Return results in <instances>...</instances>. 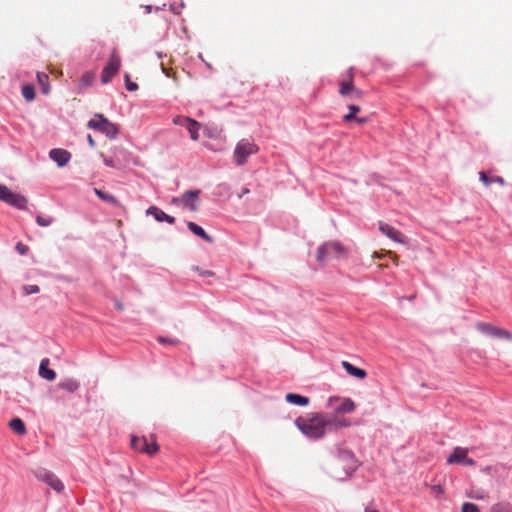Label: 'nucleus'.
Listing matches in <instances>:
<instances>
[{
	"instance_id": "1",
	"label": "nucleus",
	"mask_w": 512,
	"mask_h": 512,
	"mask_svg": "<svg viewBox=\"0 0 512 512\" xmlns=\"http://www.w3.org/2000/svg\"><path fill=\"white\" fill-rule=\"evenodd\" d=\"M331 424L332 420L327 419L320 413H310L295 420L296 427L310 440H318L324 437L327 427Z\"/></svg>"
},
{
	"instance_id": "24",
	"label": "nucleus",
	"mask_w": 512,
	"mask_h": 512,
	"mask_svg": "<svg viewBox=\"0 0 512 512\" xmlns=\"http://www.w3.org/2000/svg\"><path fill=\"white\" fill-rule=\"evenodd\" d=\"M199 127H200V123L197 122L196 120L190 118V120L187 123L186 128L190 134L191 139L194 141L198 140V138H199V134H198Z\"/></svg>"
},
{
	"instance_id": "25",
	"label": "nucleus",
	"mask_w": 512,
	"mask_h": 512,
	"mask_svg": "<svg viewBox=\"0 0 512 512\" xmlns=\"http://www.w3.org/2000/svg\"><path fill=\"white\" fill-rule=\"evenodd\" d=\"M479 176H480V180L486 185H490L491 183L495 182V183H498L500 185H504L505 184V181L502 177L500 176H496V177H493V178H489L485 172H480L479 173Z\"/></svg>"
},
{
	"instance_id": "18",
	"label": "nucleus",
	"mask_w": 512,
	"mask_h": 512,
	"mask_svg": "<svg viewBox=\"0 0 512 512\" xmlns=\"http://www.w3.org/2000/svg\"><path fill=\"white\" fill-rule=\"evenodd\" d=\"M49 360L47 358L42 359L39 366V375L49 381H52L56 378V373L54 370L48 368Z\"/></svg>"
},
{
	"instance_id": "29",
	"label": "nucleus",
	"mask_w": 512,
	"mask_h": 512,
	"mask_svg": "<svg viewBox=\"0 0 512 512\" xmlns=\"http://www.w3.org/2000/svg\"><path fill=\"white\" fill-rule=\"evenodd\" d=\"M95 194L103 201H106V202H109L112 204L117 203V199L113 195L108 194L100 189H95Z\"/></svg>"
},
{
	"instance_id": "43",
	"label": "nucleus",
	"mask_w": 512,
	"mask_h": 512,
	"mask_svg": "<svg viewBox=\"0 0 512 512\" xmlns=\"http://www.w3.org/2000/svg\"><path fill=\"white\" fill-rule=\"evenodd\" d=\"M354 120H356L357 123L359 124H364L368 121V118L367 117H356Z\"/></svg>"
},
{
	"instance_id": "34",
	"label": "nucleus",
	"mask_w": 512,
	"mask_h": 512,
	"mask_svg": "<svg viewBox=\"0 0 512 512\" xmlns=\"http://www.w3.org/2000/svg\"><path fill=\"white\" fill-rule=\"evenodd\" d=\"M125 86L128 91H136L138 89V85L130 80L128 74H125Z\"/></svg>"
},
{
	"instance_id": "8",
	"label": "nucleus",
	"mask_w": 512,
	"mask_h": 512,
	"mask_svg": "<svg viewBox=\"0 0 512 512\" xmlns=\"http://www.w3.org/2000/svg\"><path fill=\"white\" fill-rule=\"evenodd\" d=\"M469 449L457 446L453 449L447 458L448 464H457L461 466H475L476 461L468 456Z\"/></svg>"
},
{
	"instance_id": "31",
	"label": "nucleus",
	"mask_w": 512,
	"mask_h": 512,
	"mask_svg": "<svg viewBox=\"0 0 512 512\" xmlns=\"http://www.w3.org/2000/svg\"><path fill=\"white\" fill-rule=\"evenodd\" d=\"M348 109H349V113L343 117L344 121H346V122H350L356 118L355 115L357 112L360 111V107L356 106V105H349Z\"/></svg>"
},
{
	"instance_id": "13",
	"label": "nucleus",
	"mask_w": 512,
	"mask_h": 512,
	"mask_svg": "<svg viewBox=\"0 0 512 512\" xmlns=\"http://www.w3.org/2000/svg\"><path fill=\"white\" fill-rule=\"evenodd\" d=\"M49 157L56 162L59 167H63L70 161L71 153L65 149L54 148L49 151Z\"/></svg>"
},
{
	"instance_id": "44",
	"label": "nucleus",
	"mask_w": 512,
	"mask_h": 512,
	"mask_svg": "<svg viewBox=\"0 0 512 512\" xmlns=\"http://www.w3.org/2000/svg\"><path fill=\"white\" fill-rule=\"evenodd\" d=\"M87 141L91 147L95 146V141L93 140V138L90 134L87 135Z\"/></svg>"
},
{
	"instance_id": "22",
	"label": "nucleus",
	"mask_w": 512,
	"mask_h": 512,
	"mask_svg": "<svg viewBox=\"0 0 512 512\" xmlns=\"http://www.w3.org/2000/svg\"><path fill=\"white\" fill-rule=\"evenodd\" d=\"M355 91V88L352 83V68L349 70V80L343 81L340 84V94L342 96H348L351 92Z\"/></svg>"
},
{
	"instance_id": "11",
	"label": "nucleus",
	"mask_w": 512,
	"mask_h": 512,
	"mask_svg": "<svg viewBox=\"0 0 512 512\" xmlns=\"http://www.w3.org/2000/svg\"><path fill=\"white\" fill-rule=\"evenodd\" d=\"M200 192L198 190L186 191L181 197V205L188 208L190 211L195 212L198 210L197 202L199 200Z\"/></svg>"
},
{
	"instance_id": "28",
	"label": "nucleus",
	"mask_w": 512,
	"mask_h": 512,
	"mask_svg": "<svg viewBox=\"0 0 512 512\" xmlns=\"http://www.w3.org/2000/svg\"><path fill=\"white\" fill-rule=\"evenodd\" d=\"M22 96L28 101H32L35 98L34 87L31 85H24L22 87Z\"/></svg>"
},
{
	"instance_id": "12",
	"label": "nucleus",
	"mask_w": 512,
	"mask_h": 512,
	"mask_svg": "<svg viewBox=\"0 0 512 512\" xmlns=\"http://www.w3.org/2000/svg\"><path fill=\"white\" fill-rule=\"evenodd\" d=\"M337 457L341 461L347 463V466L345 467V469L347 471L348 470L354 471L356 469V466H357L356 459H355L354 453L351 450H349L345 447L339 446L337 448Z\"/></svg>"
},
{
	"instance_id": "9",
	"label": "nucleus",
	"mask_w": 512,
	"mask_h": 512,
	"mask_svg": "<svg viewBox=\"0 0 512 512\" xmlns=\"http://www.w3.org/2000/svg\"><path fill=\"white\" fill-rule=\"evenodd\" d=\"M476 328L483 334L489 335L494 338L506 339L512 341V333L508 330L492 326L486 322H479L476 324Z\"/></svg>"
},
{
	"instance_id": "6",
	"label": "nucleus",
	"mask_w": 512,
	"mask_h": 512,
	"mask_svg": "<svg viewBox=\"0 0 512 512\" xmlns=\"http://www.w3.org/2000/svg\"><path fill=\"white\" fill-rule=\"evenodd\" d=\"M121 66L120 56L116 49H113L107 65L103 68L101 74V81L103 84H108L112 78L118 73Z\"/></svg>"
},
{
	"instance_id": "42",
	"label": "nucleus",
	"mask_w": 512,
	"mask_h": 512,
	"mask_svg": "<svg viewBox=\"0 0 512 512\" xmlns=\"http://www.w3.org/2000/svg\"><path fill=\"white\" fill-rule=\"evenodd\" d=\"M184 6L183 3L180 4L179 7H176L175 5H171L170 8L171 10L175 13V14H179L180 13V9Z\"/></svg>"
},
{
	"instance_id": "4",
	"label": "nucleus",
	"mask_w": 512,
	"mask_h": 512,
	"mask_svg": "<svg viewBox=\"0 0 512 512\" xmlns=\"http://www.w3.org/2000/svg\"><path fill=\"white\" fill-rule=\"evenodd\" d=\"M0 201L19 210H26L28 200L25 196L14 193L10 188L0 184Z\"/></svg>"
},
{
	"instance_id": "47",
	"label": "nucleus",
	"mask_w": 512,
	"mask_h": 512,
	"mask_svg": "<svg viewBox=\"0 0 512 512\" xmlns=\"http://www.w3.org/2000/svg\"><path fill=\"white\" fill-rule=\"evenodd\" d=\"M115 306H116V308H117L118 310H122V309H123V306H122V304H121L119 301H116V302H115Z\"/></svg>"
},
{
	"instance_id": "33",
	"label": "nucleus",
	"mask_w": 512,
	"mask_h": 512,
	"mask_svg": "<svg viewBox=\"0 0 512 512\" xmlns=\"http://www.w3.org/2000/svg\"><path fill=\"white\" fill-rule=\"evenodd\" d=\"M461 512H480V510L476 504L466 502L462 505Z\"/></svg>"
},
{
	"instance_id": "10",
	"label": "nucleus",
	"mask_w": 512,
	"mask_h": 512,
	"mask_svg": "<svg viewBox=\"0 0 512 512\" xmlns=\"http://www.w3.org/2000/svg\"><path fill=\"white\" fill-rule=\"evenodd\" d=\"M131 446L134 450L145 452L149 455H153L158 451V445L156 444V442H149L146 437L133 436L131 438Z\"/></svg>"
},
{
	"instance_id": "2",
	"label": "nucleus",
	"mask_w": 512,
	"mask_h": 512,
	"mask_svg": "<svg viewBox=\"0 0 512 512\" xmlns=\"http://www.w3.org/2000/svg\"><path fill=\"white\" fill-rule=\"evenodd\" d=\"M346 255L347 251L340 242L329 241L318 247L316 260L319 263L324 264L330 260L345 258Z\"/></svg>"
},
{
	"instance_id": "45",
	"label": "nucleus",
	"mask_w": 512,
	"mask_h": 512,
	"mask_svg": "<svg viewBox=\"0 0 512 512\" xmlns=\"http://www.w3.org/2000/svg\"><path fill=\"white\" fill-rule=\"evenodd\" d=\"M171 203L174 205H181L180 197L172 198Z\"/></svg>"
},
{
	"instance_id": "53",
	"label": "nucleus",
	"mask_w": 512,
	"mask_h": 512,
	"mask_svg": "<svg viewBox=\"0 0 512 512\" xmlns=\"http://www.w3.org/2000/svg\"><path fill=\"white\" fill-rule=\"evenodd\" d=\"M341 425H342V426H347V425H348V423L344 421L343 423H341Z\"/></svg>"
},
{
	"instance_id": "40",
	"label": "nucleus",
	"mask_w": 512,
	"mask_h": 512,
	"mask_svg": "<svg viewBox=\"0 0 512 512\" xmlns=\"http://www.w3.org/2000/svg\"><path fill=\"white\" fill-rule=\"evenodd\" d=\"M193 269L195 271H197L200 275L202 276H212L213 275V272L211 271H208V270H201L199 267H193Z\"/></svg>"
},
{
	"instance_id": "19",
	"label": "nucleus",
	"mask_w": 512,
	"mask_h": 512,
	"mask_svg": "<svg viewBox=\"0 0 512 512\" xmlns=\"http://www.w3.org/2000/svg\"><path fill=\"white\" fill-rule=\"evenodd\" d=\"M285 400L288 403L294 404V405H297V406H307L309 404V402H310L308 397H305V396H302V395H299V394H295V393H288L285 396Z\"/></svg>"
},
{
	"instance_id": "7",
	"label": "nucleus",
	"mask_w": 512,
	"mask_h": 512,
	"mask_svg": "<svg viewBox=\"0 0 512 512\" xmlns=\"http://www.w3.org/2000/svg\"><path fill=\"white\" fill-rule=\"evenodd\" d=\"M34 475L39 481L46 483L56 492L60 493L64 490L63 482L50 470L38 468Z\"/></svg>"
},
{
	"instance_id": "26",
	"label": "nucleus",
	"mask_w": 512,
	"mask_h": 512,
	"mask_svg": "<svg viewBox=\"0 0 512 512\" xmlns=\"http://www.w3.org/2000/svg\"><path fill=\"white\" fill-rule=\"evenodd\" d=\"M490 512H512V505L506 502L496 503L491 507Z\"/></svg>"
},
{
	"instance_id": "51",
	"label": "nucleus",
	"mask_w": 512,
	"mask_h": 512,
	"mask_svg": "<svg viewBox=\"0 0 512 512\" xmlns=\"http://www.w3.org/2000/svg\"><path fill=\"white\" fill-rule=\"evenodd\" d=\"M219 188H220V189H225V190H227V189H228V186H227V185H225V184H222V185H220V186H219Z\"/></svg>"
},
{
	"instance_id": "37",
	"label": "nucleus",
	"mask_w": 512,
	"mask_h": 512,
	"mask_svg": "<svg viewBox=\"0 0 512 512\" xmlns=\"http://www.w3.org/2000/svg\"><path fill=\"white\" fill-rule=\"evenodd\" d=\"M157 340L161 344L177 345L179 343V340H177V339L167 338V337H164V336H159L157 338Z\"/></svg>"
},
{
	"instance_id": "15",
	"label": "nucleus",
	"mask_w": 512,
	"mask_h": 512,
	"mask_svg": "<svg viewBox=\"0 0 512 512\" xmlns=\"http://www.w3.org/2000/svg\"><path fill=\"white\" fill-rule=\"evenodd\" d=\"M379 229L384 235H386L391 240L398 242V243L405 242L401 232L398 231L397 229H395L394 227L390 226L389 224L381 222L379 224Z\"/></svg>"
},
{
	"instance_id": "17",
	"label": "nucleus",
	"mask_w": 512,
	"mask_h": 512,
	"mask_svg": "<svg viewBox=\"0 0 512 512\" xmlns=\"http://www.w3.org/2000/svg\"><path fill=\"white\" fill-rule=\"evenodd\" d=\"M187 227L193 234L202 238L204 241H206L208 243L213 242V238L211 236H209L204 231V229L201 226L197 225L196 223L189 221V222H187Z\"/></svg>"
},
{
	"instance_id": "35",
	"label": "nucleus",
	"mask_w": 512,
	"mask_h": 512,
	"mask_svg": "<svg viewBox=\"0 0 512 512\" xmlns=\"http://www.w3.org/2000/svg\"><path fill=\"white\" fill-rule=\"evenodd\" d=\"M23 291L26 295L36 294L40 291L37 285H25Z\"/></svg>"
},
{
	"instance_id": "39",
	"label": "nucleus",
	"mask_w": 512,
	"mask_h": 512,
	"mask_svg": "<svg viewBox=\"0 0 512 512\" xmlns=\"http://www.w3.org/2000/svg\"><path fill=\"white\" fill-rule=\"evenodd\" d=\"M16 250L21 254V255H25L28 251V247L24 244H22L21 242L17 243L16 244Z\"/></svg>"
},
{
	"instance_id": "30",
	"label": "nucleus",
	"mask_w": 512,
	"mask_h": 512,
	"mask_svg": "<svg viewBox=\"0 0 512 512\" xmlns=\"http://www.w3.org/2000/svg\"><path fill=\"white\" fill-rule=\"evenodd\" d=\"M94 74L92 72H86L80 79V85L83 88H87L92 85L94 81Z\"/></svg>"
},
{
	"instance_id": "50",
	"label": "nucleus",
	"mask_w": 512,
	"mask_h": 512,
	"mask_svg": "<svg viewBox=\"0 0 512 512\" xmlns=\"http://www.w3.org/2000/svg\"><path fill=\"white\" fill-rule=\"evenodd\" d=\"M333 401H338V398H332V397H331V398L329 399V405H330V406L332 405Z\"/></svg>"
},
{
	"instance_id": "27",
	"label": "nucleus",
	"mask_w": 512,
	"mask_h": 512,
	"mask_svg": "<svg viewBox=\"0 0 512 512\" xmlns=\"http://www.w3.org/2000/svg\"><path fill=\"white\" fill-rule=\"evenodd\" d=\"M37 78H38L39 83L42 86V92L44 94H48L49 90H50V86L47 83L48 82V75L45 74V73H38L37 74Z\"/></svg>"
},
{
	"instance_id": "21",
	"label": "nucleus",
	"mask_w": 512,
	"mask_h": 512,
	"mask_svg": "<svg viewBox=\"0 0 512 512\" xmlns=\"http://www.w3.org/2000/svg\"><path fill=\"white\" fill-rule=\"evenodd\" d=\"M336 413H350L355 410V404L354 402L349 399H343L339 406L334 408Z\"/></svg>"
},
{
	"instance_id": "46",
	"label": "nucleus",
	"mask_w": 512,
	"mask_h": 512,
	"mask_svg": "<svg viewBox=\"0 0 512 512\" xmlns=\"http://www.w3.org/2000/svg\"><path fill=\"white\" fill-rule=\"evenodd\" d=\"M250 190L248 188H244L242 190V193L239 195V198H242L244 195L248 194Z\"/></svg>"
},
{
	"instance_id": "23",
	"label": "nucleus",
	"mask_w": 512,
	"mask_h": 512,
	"mask_svg": "<svg viewBox=\"0 0 512 512\" xmlns=\"http://www.w3.org/2000/svg\"><path fill=\"white\" fill-rule=\"evenodd\" d=\"M9 427L19 435H24L26 433L25 424L20 418H13L10 420Z\"/></svg>"
},
{
	"instance_id": "3",
	"label": "nucleus",
	"mask_w": 512,
	"mask_h": 512,
	"mask_svg": "<svg viewBox=\"0 0 512 512\" xmlns=\"http://www.w3.org/2000/svg\"><path fill=\"white\" fill-rule=\"evenodd\" d=\"M87 127L100 131L111 139H115L119 133L117 125L110 122L101 114H97L96 118L89 120Z\"/></svg>"
},
{
	"instance_id": "20",
	"label": "nucleus",
	"mask_w": 512,
	"mask_h": 512,
	"mask_svg": "<svg viewBox=\"0 0 512 512\" xmlns=\"http://www.w3.org/2000/svg\"><path fill=\"white\" fill-rule=\"evenodd\" d=\"M58 386L63 390L73 393L79 389L80 383L73 378H65L59 382Z\"/></svg>"
},
{
	"instance_id": "5",
	"label": "nucleus",
	"mask_w": 512,
	"mask_h": 512,
	"mask_svg": "<svg viewBox=\"0 0 512 512\" xmlns=\"http://www.w3.org/2000/svg\"><path fill=\"white\" fill-rule=\"evenodd\" d=\"M258 151V147L252 141L247 139L240 140L234 149L235 162L238 165L246 163L248 157L255 154Z\"/></svg>"
},
{
	"instance_id": "49",
	"label": "nucleus",
	"mask_w": 512,
	"mask_h": 512,
	"mask_svg": "<svg viewBox=\"0 0 512 512\" xmlns=\"http://www.w3.org/2000/svg\"><path fill=\"white\" fill-rule=\"evenodd\" d=\"M365 512H379V511H377V510H375V509H371V508L367 507V508L365 509Z\"/></svg>"
},
{
	"instance_id": "48",
	"label": "nucleus",
	"mask_w": 512,
	"mask_h": 512,
	"mask_svg": "<svg viewBox=\"0 0 512 512\" xmlns=\"http://www.w3.org/2000/svg\"><path fill=\"white\" fill-rule=\"evenodd\" d=\"M490 470H491V467L490 466H487L485 468L482 469V472L483 473H490Z\"/></svg>"
},
{
	"instance_id": "14",
	"label": "nucleus",
	"mask_w": 512,
	"mask_h": 512,
	"mask_svg": "<svg viewBox=\"0 0 512 512\" xmlns=\"http://www.w3.org/2000/svg\"><path fill=\"white\" fill-rule=\"evenodd\" d=\"M146 214L147 215H151L154 217V219L158 222H167L169 224H174L175 223V218L173 216H170L168 214H166L164 211H162L160 208L156 207V206H150L147 210H146Z\"/></svg>"
},
{
	"instance_id": "41",
	"label": "nucleus",
	"mask_w": 512,
	"mask_h": 512,
	"mask_svg": "<svg viewBox=\"0 0 512 512\" xmlns=\"http://www.w3.org/2000/svg\"><path fill=\"white\" fill-rule=\"evenodd\" d=\"M103 157L104 164L108 167H115L114 160L112 158H107L103 154H101Z\"/></svg>"
},
{
	"instance_id": "36",
	"label": "nucleus",
	"mask_w": 512,
	"mask_h": 512,
	"mask_svg": "<svg viewBox=\"0 0 512 512\" xmlns=\"http://www.w3.org/2000/svg\"><path fill=\"white\" fill-rule=\"evenodd\" d=\"M190 120L189 117H185V116H176L174 119H173V123L176 124V125H180V126H187V123L188 121Z\"/></svg>"
},
{
	"instance_id": "16",
	"label": "nucleus",
	"mask_w": 512,
	"mask_h": 512,
	"mask_svg": "<svg viewBox=\"0 0 512 512\" xmlns=\"http://www.w3.org/2000/svg\"><path fill=\"white\" fill-rule=\"evenodd\" d=\"M342 366L343 368L345 369V371L353 376V377H356L358 379H364L366 376H367V373L365 370L361 369V368H358L356 366H354L353 364H351L350 362L348 361H343L342 362Z\"/></svg>"
},
{
	"instance_id": "52",
	"label": "nucleus",
	"mask_w": 512,
	"mask_h": 512,
	"mask_svg": "<svg viewBox=\"0 0 512 512\" xmlns=\"http://www.w3.org/2000/svg\"><path fill=\"white\" fill-rule=\"evenodd\" d=\"M145 8H146L147 13L151 12V6H146Z\"/></svg>"
},
{
	"instance_id": "38",
	"label": "nucleus",
	"mask_w": 512,
	"mask_h": 512,
	"mask_svg": "<svg viewBox=\"0 0 512 512\" xmlns=\"http://www.w3.org/2000/svg\"><path fill=\"white\" fill-rule=\"evenodd\" d=\"M431 491L436 497H440L444 494V488L441 485L431 486Z\"/></svg>"
},
{
	"instance_id": "32",
	"label": "nucleus",
	"mask_w": 512,
	"mask_h": 512,
	"mask_svg": "<svg viewBox=\"0 0 512 512\" xmlns=\"http://www.w3.org/2000/svg\"><path fill=\"white\" fill-rule=\"evenodd\" d=\"M36 222L39 226H42V227H48L52 224L53 222V218L51 217H44V216H41V215H38L36 217Z\"/></svg>"
}]
</instances>
